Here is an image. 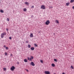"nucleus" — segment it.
<instances>
[{
	"label": "nucleus",
	"mask_w": 74,
	"mask_h": 74,
	"mask_svg": "<svg viewBox=\"0 0 74 74\" xmlns=\"http://www.w3.org/2000/svg\"><path fill=\"white\" fill-rule=\"evenodd\" d=\"M41 8L42 9H43V10H45V9L46 8L45 6L44 5H42Z\"/></svg>",
	"instance_id": "nucleus-1"
},
{
	"label": "nucleus",
	"mask_w": 74,
	"mask_h": 74,
	"mask_svg": "<svg viewBox=\"0 0 74 74\" xmlns=\"http://www.w3.org/2000/svg\"><path fill=\"white\" fill-rule=\"evenodd\" d=\"M50 23V22H49V21L47 20L46 21V22L45 23L46 25H49V24Z\"/></svg>",
	"instance_id": "nucleus-2"
},
{
	"label": "nucleus",
	"mask_w": 74,
	"mask_h": 74,
	"mask_svg": "<svg viewBox=\"0 0 74 74\" xmlns=\"http://www.w3.org/2000/svg\"><path fill=\"white\" fill-rule=\"evenodd\" d=\"M15 68L14 67V66H12V67L10 68V70H12V71H14Z\"/></svg>",
	"instance_id": "nucleus-3"
},
{
	"label": "nucleus",
	"mask_w": 74,
	"mask_h": 74,
	"mask_svg": "<svg viewBox=\"0 0 74 74\" xmlns=\"http://www.w3.org/2000/svg\"><path fill=\"white\" fill-rule=\"evenodd\" d=\"M44 73L45 74H50V72L49 71H45Z\"/></svg>",
	"instance_id": "nucleus-4"
},
{
	"label": "nucleus",
	"mask_w": 74,
	"mask_h": 74,
	"mask_svg": "<svg viewBox=\"0 0 74 74\" xmlns=\"http://www.w3.org/2000/svg\"><path fill=\"white\" fill-rule=\"evenodd\" d=\"M31 65L33 66H35V64H34V63L33 62H31Z\"/></svg>",
	"instance_id": "nucleus-5"
},
{
	"label": "nucleus",
	"mask_w": 74,
	"mask_h": 74,
	"mask_svg": "<svg viewBox=\"0 0 74 74\" xmlns=\"http://www.w3.org/2000/svg\"><path fill=\"white\" fill-rule=\"evenodd\" d=\"M31 49L32 50V51H34V47H32L31 48Z\"/></svg>",
	"instance_id": "nucleus-6"
},
{
	"label": "nucleus",
	"mask_w": 74,
	"mask_h": 74,
	"mask_svg": "<svg viewBox=\"0 0 74 74\" xmlns=\"http://www.w3.org/2000/svg\"><path fill=\"white\" fill-rule=\"evenodd\" d=\"M1 38H3V37H4V34H3L2 33L1 34Z\"/></svg>",
	"instance_id": "nucleus-7"
},
{
	"label": "nucleus",
	"mask_w": 74,
	"mask_h": 74,
	"mask_svg": "<svg viewBox=\"0 0 74 74\" xmlns=\"http://www.w3.org/2000/svg\"><path fill=\"white\" fill-rule=\"evenodd\" d=\"M0 12L1 13H3V12H4V10H1Z\"/></svg>",
	"instance_id": "nucleus-8"
},
{
	"label": "nucleus",
	"mask_w": 74,
	"mask_h": 74,
	"mask_svg": "<svg viewBox=\"0 0 74 74\" xmlns=\"http://www.w3.org/2000/svg\"><path fill=\"white\" fill-rule=\"evenodd\" d=\"M51 66L52 67H55V64L53 63L51 64Z\"/></svg>",
	"instance_id": "nucleus-9"
},
{
	"label": "nucleus",
	"mask_w": 74,
	"mask_h": 74,
	"mask_svg": "<svg viewBox=\"0 0 74 74\" xmlns=\"http://www.w3.org/2000/svg\"><path fill=\"white\" fill-rule=\"evenodd\" d=\"M24 62H27V59H25L24 60Z\"/></svg>",
	"instance_id": "nucleus-10"
},
{
	"label": "nucleus",
	"mask_w": 74,
	"mask_h": 74,
	"mask_svg": "<svg viewBox=\"0 0 74 74\" xmlns=\"http://www.w3.org/2000/svg\"><path fill=\"white\" fill-rule=\"evenodd\" d=\"M30 36V37H33V34H31Z\"/></svg>",
	"instance_id": "nucleus-11"
},
{
	"label": "nucleus",
	"mask_w": 74,
	"mask_h": 74,
	"mask_svg": "<svg viewBox=\"0 0 74 74\" xmlns=\"http://www.w3.org/2000/svg\"><path fill=\"white\" fill-rule=\"evenodd\" d=\"M54 61H55V62H58V60L56 59H54Z\"/></svg>",
	"instance_id": "nucleus-12"
},
{
	"label": "nucleus",
	"mask_w": 74,
	"mask_h": 74,
	"mask_svg": "<svg viewBox=\"0 0 74 74\" xmlns=\"http://www.w3.org/2000/svg\"><path fill=\"white\" fill-rule=\"evenodd\" d=\"M70 3H66V5L68 6V5H69V4Z\"/></svg>",
	"instance_id": "nucleus-13"
},
{
	"label": "nucleus",
	"mask_w": 74,
	"mask_h": 74,
	"mask_svg": "<svg viewBox=\"0 0 74 74\" xmlns=\"http://www.w3.org/2000/svg\"><path fill=\"white\" fill-rule=\"evenodd\" d=\"M71 3H73V2H74V0H71L70 1Z\"/></svg>",
	"instance_id": "nucleus-14"
},
{
	"label": "nucleus",
	"mask_w": 74,
	"mask_h": 74,
	"mask_svg": "<svg viewBox=\"0 0 74 74\" xmlns=\"http://www.w3.org/2000/svg\"><path fill=\"white\" fill-rule=\"evenodd\" d=\"M28 48H30V47H31V45H28Z\"/></svg>",
	"instance_id": "nucleus-15"
},
{
	"label": "nucleus",
	"mask_w": 74,
	"mask_h": 74,
	"mask_svg": "<svg viewBox=\"0 0 74 74\" xmlns=\"http://www.w3.org/2000/svg\"><path fill=\"white\" fill-rule=\"evenodd\" d=\"M31 59H34V58L33 57V56H31Z\"/></svg>",
	"instance_id": "nucleus-16"
},
{
	"label": "nucleus",
	"mask_w": 74,
	"mask_h": 74,
	"mask_svg": "<svg viewBox=\"0 0 74 74\" xmlns=\"http://www.w3.org/2000/svg\"><path fill=\"white\" fill-rule=\"evenodd\" d=\"M34 45L35 47H37V44H36L35 43L34 44Z\"/></svg>",
	"instance_id": "nucleus-17"
},
{
	"label": "nucleus",
	"mask_w": 74,
	"mask_h": 74,
	"mask_svg": "<svg viewBox=\"0 0 74 74\" xmlns=\"http://www.w3.org/2000/svg\"><path fill=\"white\" fill-rule=\"evenodd\" d=\"M71 68H72V69H74V67H73V66H71Z\"/></svg>",
	"instance_id": "nucleus-18"
},
{
	"label": "nucleus",
	"mask_w": 74,
	"mask_h": 74,
	"mask_svg": "<svg viewBox=\"0 0 74 74\" xmlns=\"http://www.w3.org/2000/svg\"><path fill=\"white\" fill-rule=\"evenodd\" d=\"M27 60H30V58L29 57H27Z\"/></svg>",
	"instance_id": "nucleus-19"
},
{
	"label": "nucleus",
	"mask_w": 74,
	"mask_h": 74,
	"mask_svg": "<svg viewBox=\"0 0 74 74\" xmlns=\"http://www.w3.org/2000/svg\"><path fill=\"white\" fill-rule=\"evenodd\" d=\"M26 10H27L26 8H24V11H26Z\"/></svg>",
	"instance_id": "nucleus-20"
},
{
	"label": "nucleus",
	"mask_w": 74,
	"mask_h": 74,
	"mask_svg": "<svg viewBox=\"0 0 74 74\" xmlns=\"http://www.w3.org/2000/svg\"><path fill=\"white\" fill-rule=\"evenodd\" d=\"M40 62L42 63H43V61L42 60H40Z\"/></svg>",
	"instance_id": "nucleus-21"
},
{
	"label": "nucleus",
	"mask_w": 74,
	"mask_h": 74,
	"mask_svg": "<svg viewBox=\"0 0 74 74\" xmlns=\"http://www.w3.org/2000/svg\"><path fill=\"white\" fill-rule=\"evenodd\" d=\"M10 20V19H9V18H7V21H9Z\"/></svg>",
	"instance_id": "nucleus-22"
},
{
	"label": "nucleus",
	"mask_w": 74,
	"mask_h": 74,
	"mask_svg": "<svg viewBox=\"0 0 74 74\" xmlns=\"http://www.w3.org/2000/svg\"><path fill=\"white\" fill-rule=\"evenodd\" d=\"M25 4H28V2H26L25 3Z\"/></svg>",
	"instance_id": "nucleus-23"
},
{
	"label": "nucleus",
	"mask_w": 74,
	"mask_h": 74,
	"mask_svg": "<svg viewBox=\"0 0 74 74\" xmlns=\"http://www.w3.org/2000/svg\"><path fill=\"white\" fill-rule=\"evenodd\" d=\"M56 22L57 23H59V22H58V20H56Z\"/></svg>",
	"instance_id": "nucleus-24"
},
{
	"label": "nucleus",
	"mask_w": 74,
	"mask_h": 74,
	"mask_svg": "<svg viewBox=\"0 0 74 74\" xmlns=\"http://www.w3.org/2000/svg\"><path fill=\"white\" fill-rule=\"evenodd\" d=\"M3 35H6V34L5 32H4L3 33Z\"/></svg>",
	"instance_id": "nucleus-25"
},
{
	"label": "nucleus",
	"mask_w": 74,
	"mask_h": 74,
	"mask_svg": "<svg viewBox=\"0 0 74 74\" xmlns=\"http://www.w3.org/2000/svg\"><path fill=\"white\" fill-rule=\"evenodd\" d=\"M9 39H10V40H11V39H12V38H11V37H9Z\"/></svg>",
	"instance_id": "nucleus-26"
},
{
	"label": "nucleus",
	"mask_w": 74,
	"mask_h": 74,
	"mask_svg": "<svg viewBox=\"0 0 74 74\" xmlns=\"http://www.w3.org/2000/svg\"><path fill=\"white\" fill-rule=\"evenodd\" d=\"M29 60H30V61H32V58H29Z\"/></svg>",
	"instance_id": "nucleus-27"
},
{
	"label": "nucleus",
	"mask_w": 74,
	"mask_h": 74,
	"mask_svg": "<svg viewBox=\"0 0 74 74\" xmlns=\"http://www.w3.org/2000/svg\"><path fill=\"white\" fill-rule=\"evenodd\" d=\"M6 49H8V47H6Z\"/></svg>",
	"instance_id": "nucleus-28"
},
{
	"label": "nucleus",
	"mask_w": 74,
	"mask_h": 74,
	"mask_svg": "<svg viewBox=\"0 0 74 74\" xmlns=\"http://www.w3.org/2000/svg\"><path fill=\"white\" fill-rule=\"evenodd\" d=\"M34 5H33L31 7L32 8H34Z\"/></svg>",
	"instance_id": "nucleus-29"
},
{
	"label": "nucleus",
	"mask_w": 74,
	"mask_h": 74,
	"mask_svg": "<svg viewBox=\"0 0 74 74\" xmlns=\"http://www.w3.org/2000/svg\"><path fill=\"white\" fill-rule=\"evenodd\" d=\"M5 55H7V53H5Z\"/></svg>",
	"instance_id": "nucleus-30"
},
{
	"label": "nucleus",
	"mask_w": 74,
	"mask_h": 74,
	"mask_svg": "<svg viewBox=\"0 0 74 74\" xmlns=\"http://www.w3.org/2000/svg\"><path fill=\"white\" fill-rule=\"evenodd\" d=\"M3 69L4 70H6V68H4Z\"/></svg>",
	"instance_id": "nucleus-31"
},
{
	"label": "nucleus",
	"mask_w": 74,
	"mask_h": 74,
	"mask_svg": "<svg viewBox=\"0 0 74 74\" xmlns=\"http://www.w3.org/2000/svg\"><path fill=\"white\" fill-rule=\"evenodd\" d=\"M26 70L27 71V72H29V70H28V69H26Z\"/></svg>",
	"instance_id": "nucleus-32"
},
{
	"label": "nucleus",
	"mask_w": 74,
	"mask_h": 74,
	"mask_svg": "<svg viewBox=\"0 0 74 74\" xmlns=\"http://www.w3.org/2000/svg\"><path fill=\"white\" fill-rule=\"evenodd\" d=\"M17 64H19V62H17Z\"/></svg>",
	"instance_id": "nucleus-33"
},
{
	"label": "nucleus",
	"mask_w": 74,
	"mask_h": 74,
	"mask_svg": "<svg viewBox=\"0 0 74 74\" xmlns=\"http://www.w3.org/2000/svg\"><path fill=\"white\" fill-rule=\"evenodd\" d=\"M6 30H7V32H8V29H7V28H6Z\"/></svg>",
	"instance_id": "nucleus-34"
},
{
	"label": "nucleus",
	"mask_w": 74,
	"mask_h": 74,
	"mask_svg": "<svg viewBox=\"0 0 74 74\" xmlns=\"http://www.w3.org/2000/svg\"><path fill=\"white\" fill-rule=\"evenodd\" d=\"M26 42H27V43H28V41H26Z\"/></svg>",
	"instance_id": "nucleus-35"
},
{
	"label": "nucleus",
	"mask_w": 74,
	"mask_h": 74,
	"mask_svg": "<svg viewBox=\"0 0 74 74\" xmlns=\"http://www.w3.org/2000/svg\"><path fill=\"white\" fill-rule=\"evenodd\" d=\"M4 48H5V47H6L5 46V45H4Z\"/></svg>",
	"instance_id": "nucleus-36"
},
{
	"label": "nucleus",
	"mask_w": 74,
	"mask_h": 74,
	"mask_svg": "<svg viewBox=\"0 0 74 74\" xmlns=\"http://www.w3.org/2000/svg\"><path fill=\"white\" fill-rule=\"evenodd\" d=\"M12 54L11 53V54H10V56H11V57L12 56Z\"/></svg>",
	"instance_id": "nucleus-37"
},
{
	"label": "nucleus",
	"mask_w": 74,
	"mask_h": 74,
	"mask_svg": "<svg viewBox=\"0 0 74 74\" xmlns=\"http://www.w3.org/2000/svg\"><path fill=\"white\" fill-rule=\"evenodd\" d=\"M49 7V8H52V7Z\"/></svg>",
	"instance_id": "nucleus-38"
},
{
	"label": "nucleus",
	"mask_w": 74,
	"mask_h": 74,
	"mask_svg": "<svg viewBox=\"0 0 74 74\" xmlns=\"http://www.w3.org/2000/svg\"><path fill=\"white\" fill-rule=\"evenodd\" d=\"M72 8H73V9H74V6H73Z\"/></svg>",
	"instance_id": "nucleus-39"
},
{
	"label": "nucleus",
	"mask_w": 74,
	"mask_h": 74,
	"mask_svg": "<svg viewBox=\"0 0 74 74\" xmlns=\"http://www.w3.org/2000/svg\"><path fill=\"white\" fill-rule=\"evenodd\" d=\"M62 74H65V73H63Z\"/></svg>",
	"instance_id": "nucleus-40"
},
{
	"label": "nucleus",
	"mask_w": 74,
	"mask_h": 74,
	"mask_svg": "<svg viewBox=\"0 0 74 74\" xmlns=\"http://www.w3.org/2000/svg\"><path fill=\"white\" fill-rule=\"evenodd\" d=\"M40 33V32H39V33Z\"/></svg>",
	"instance_id": "nucleus-41"
},
{
	"label": "nucleus",
	"mask_w": 74,
	"mask_h": 74,
	"mask_svg": "<svg viewBox=\"0 0 74 74\" xmlns=\"http://www.w3.org/2000/svg\"><path fill=\"white\" fill-rule=\"evenodd\" d=\"M24 42H23V43H24Z\"/></svg>",
	"instance_id": "nucleus-42"
}]
</instances>
